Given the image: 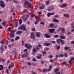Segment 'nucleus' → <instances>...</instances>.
I'll return each mask as SVG.
<instances>
[{"label": "nucleus", "instance_id": "2eb2a0df", "mask_svg": "<svg viewBox=\"0 0 74 74\" xmlns=\"http://www.w3.org/2000/svg\"><path fill=\"white\" fill-rule=\"evenodd\" d=\"M63 16H65V18H69V17H70V15L69 14H64Z\"/></svg>", "mask_w": 74, "mask_h": 74}, {"label": "nucleus", "instance_id": "ddd939ff", "mask_svg": "<svg viewBox=\"0 0 74 74\" xmlns=\"http://www.w3.org/2000/svg\"><path fill=\"white\" fill-rule=\"evenodd\" d=\"M67 5L66 4H64L60 6V7L61 8H63V7H66Z\"/></svg>", "mask_w": 74, "mask_h": 74}, {"label": "nucleus", "instance_id": "5fc2aeb1", "mask_svg": "<svg viewBox=\"0 0 74 74\" xmlns=\"http://www.w3.org/2000/svg\"><path fill=\"white\" fill-rule=\"evenodd\" d=\"M27 59L28 60H30V59H31L30 58V57H28L27 58Z\"/></svg>", "mask_w": 74, "mask_h": 74}, {"label": "nucleus", "instance_id": "a211bd4d", "mask_svg": "<svg viewBox=\"0 0 74 74\" xmlns=\"http://www.w3.org/2000/svg\"><path fill=\"white\" fill-rule=\"evenodd\" d=\"M51 45V43H45V46H46V47H48V46H49V45Z\"/></svg>", "mask_w": 74, "mask_h": 74}, {"label": "nucleus", "instance_id": "cd10ccee", "mask_svg": "<svg viewBox=\"0 0 74 74\" xmlns=\"http://www.w3.org/2000/svg\"><path fill=\"white\" fill-rule=\"evenodd\" d=\"M52 65H50V66H49V69H48V71H51V68H52Z\"/></svg>", "mask_w": 74, "mask_h": 74}, {"label": "nucleus", "instance_id": "bb28decb", "mask_svg": "<svg viewBox=\"0 0 74 74\" xmlns=\"http://www.w3.org/2000/svg\"><path fill=\"white\" fill-rule=\"evenodd\" d=\"M29 2L25 1L24 2V4L25 5H27L29 4Z\"/></svg>", "mask_w": 74, "mask_h": 74}, {"label": "nucleus", "instance_id": "864d4df0", "mask_svg": "<svg viewBox=\"0 0 74 74\" xmlns=\"http://www.w3.org/2000/svg\"><path fill=\"white\" fill-rule=\"evenodd\" d=\"M21 57L22 59H23V58H25V54L22 55H21Z\"/></svg>", "mask_w": 74, "mask_h": 74}, {"label": "nucleus", "instance_id": "f257e3e1", "mask_svg": "<svg viewBox=\"0 0 74 74\" xmlns=\"http://www.w3.org/2000/svg\"><path fill=\"white\" fill-rule=\"evenodd\" d=\"M18 30H23V32H25V31H27V29H26V26L24 25H21L18 28Z\"/></svg>", "mask_w": 74, "mask_h": 74}, {"label": "nucleus", "instance_id": "bf43d9fd", "mask_svg": "<svg viewBox=\"0 0 74 74\" xmlns=\"http://www.w3.org/2000/svg\"><path fill=\"white\" fill-rule=\"evenodd\" d=\"M71 60H74V57H71Z\"/></svg>", "mask_w": 74, "mask_h": 74}, {"label": "nucleus", "instance_id": "09e8293b", "mask_svg": "<svg viewBox=\"0 0 74 74\" xmlns=\"http://www.w3.org/2000/svg\"><path fill=\"white\" fill-rule=\"evenodd\" d=\"M42 53L44 55H45V54H47V52H46V51H42Z\"/></svg>", "mask_w": 74, "mask_h": 74}, {"label": "nucleus", "instance_id": "c03bdc74", "mask_svg": "<svg viewBox=\"0 0 74 74\" xmlns=\"http://www.w3.org/2000/svg\"><path fill=\"white\" fill-rule=\"evenodd\" d=\"M14 33H15V31H14V30H12L11 32V34H13Z\"/></svg>", "mask_w": 74, "mask_h": 74}, {"label": "nucleus", "instance_id": "e433bc0d", "mask_svg": "<svg viewBox=\"0 0 74 74\" xmlns=\"http://www.w3.org/2000/svg\"><path fill=\"white\" fill-rule=\"evenodd\" d=\"M25 63H27V65H28V66H31V65H32V64L29 62H28V63H27V62H26Z\"/></svg>", "mask_w": 74, "mask_h": 74}, {"label": "nucleus", "instance_id": "b1692460", "mask_svg": "<svg viewBox=\"0 0 74 74\" xmlns=\"http://www.w3.org/2000/svg\"><path fill=\"white\" fill-rule=\"evenodd\" d=\"M32 51L33 52H36L37 51V49L35 48H34L33 49Z\"/></svg>", "mask_w": 74, "mask_h": 74}, {"label": "nucleus", "instance_id": "de8ad7c7", "mask_svg": "<svg viewBox=\"0 0 74 74\" xmlns=\"http://www.w3.org/2000/svg\"><path fill=\"white\" fill-rule=\"evenodd\" d=\"M15 56H17L18 55V53H17V52L15 51Z\"/></svg>", "mask_w": 74, "mask_h": 74}, {"label": "nucleus", "instance_id": "393cba45", "mask_svg": "<svg viewBox=\"0 0 74 74\" xmlns=\"http://www.w3.org/2000/svg\"><path fill=\"white\" fill-rule=\"evenodd\" d=\"M70 47H64V50H65V51H67V50H68V49H70Z\"/></svg>", "mask_w": 74, "mask_h": 74}, {"label": "nucleus", "instance_id": "c9c22d12", "mask_svg": "<svg viewBox=\"0 0 74 74\" xmlns=\"http://www.w3.org/2000/svg\"><path fill=\"white\" fill-rule=\"evenodd\" d=\"M11 30H12V29H11V28L10 27H9L8 28V32H11Z\"/></svg>", "mask_w": 74, "mask_h": 74}, {"label": "nucleus", "instance_id": "aec40b11", "mask_svg": "<svg viewBox=\"0 0 74 74\" xmlns=\"http://www.w3.org/2000/svg\"><path fill=\"white\" fill-rule=\"evenodd\" d=\"M54 71L55 73L59 71V68H58L54 70Z\"/></svg>", "mask_w": 74, "mask_h": 74}, {"label": "nucleus", "instance_id": "37998d69", "mask_svg": "<svg viewBox=\"0 0 74 74\" xmlns=\"http://www.w3.org/2000/svg\"><path fill=\"white\" fill-rule=\"evenodd\" d=\"M65 32V29L64 28H62L61 32Z\"/></svg>", "mask_w": 74, "mask_h": 74}, {"label": "nucleus", "instance_id": "79ce46f5", "mask_svg": "<svg viewBox=\"0 0 74 74\" xmlns=\"http://www.w3.org/2000/svg\"><path fill=\"white\" fill-rule=\"evenodd\" d=\"M64 55L63 54H60L58 56L59 58L60 57H63Z\"/></svg>", "mask_w": 74, "mask_h": 74}, {"label": "nucleus", "instance_id": "0e129e2a", "mask_svg": "<svg viewBox=\"0 0 74 74\" xmlns=\"http://www.w3.org/2000/svg\"><path fill=\"white\" fill-rule=\"evenodd\" d=\"M69 64H70V65H71L72 64H71V61H69Z\"/></svg>", "mask_w": 74, "mask_h": 74}, {"label": "nucleus", "instance_id": "39448f33", "mask_svg": "<svg viewBox=\"0 0 74 74\" xmlns=\"http://www.w3.org/2000/svg\"><path fill=\"white\" fill-rule=\"evenodd\" d=\"M55 29L53 28L49 29V31L50 33H53V32H54L55 31Z\"/></svg>", "mask_w": 74, "mask_h": 74}, {"label": "nucleus", "instance_id": "4d7b16f0", "mask_svg": "<svg viewBox=\"0 0 74 74\" xmlns=\"http://www.w3.org/2000/svg\"><path fill=\"white\" fill-rule=\"evenodd\" d=\"M40 24H41V25H45V23H44L42 22H40Z\"/></svg>", "mask_w": 74, "mask_h": 74}, {"label": "nucleus", "instance_id": "58836bf2", "mask_svg": "<svg viewBox=\"0 0 74 74\" xmlns=\"http://www.w3.org/2000/svg\"><path fill=\"white\" fill-rule=\"evenodd\" d=\"M53 26H54V24L53 23L49 25V26L51 27H52Z\"/></svg>", "mask_w": 74, "mask_h": 74}, {"label": "nucleus", "instance_id": "2f4dec72", "mask_svg": "<svg viewBox=\"0 0 74 74\" xmlns=\"http://www.w3.org/2000/svg\"><path fill=\"white\" fill-rule=\"evenodd\" d=\"M61 44H65V42H64V40H61Z\"/></svg>", "mask_w": 74, "mask_h": 74}, {"label": "nucleus", "instance_id": "3c124183", "mask_svg": "<svg viewBox=\"0 0 74 74\" xmlns=\"http://www.w3.org/2000/svg\"><path fill=\"white\" fill-rule=\"evenodd\" d=\"M35 15V14H32L31 15V17H34Z\"/></svg>", "mask_w": 74, "mask_h": 74}, {"label": "nucleus", "instance_id": "f704fd0d", "mask_svg": "<svg viewBox=\"0 0 74 74\" xmlns=\"http://www.w3.org/2000/svg\"><path fill=\"white\" fill-rule=\"evenodd\" d=\"M2 25L3 26H5V25H6V22H3L2 23Z\"/></svg>", "mask_w": 74, "mask_h": 74}, {"label": "nucleus", "instance_id": "13d9d810", "mask_svg": "<svg viewBox=\"0 0 74 74\" xmlns=\"http://www.w3.org/2000/svg\"><path fill=\"white\" fill-rule=\"evenodd\" d=\"M64 55L65 56V57H66L67 56V54L66 53H65L64 54Z\"/></svg>", "mask_w": 74, "mask_h": 74}, {"label": "nucleus", "instance_id": "7ed1b4c3", "mask_svg": "<svg viewBox=\"0 0 74 74\" xmlns=\"http://www.w3.org/2000/svg\"><path fill=\"white\" fill-rule=\"evenodd\" d=\"M54 9V8L53 6H49V8L48 9V11H52Z\"/></svg>", "mask_w": 74, "mask_h": 74}, {"label": "nucleus", "instance_id": "052dcab7", "mask_svg": "<svg viewBox=\"0 0 74 74\" xmlns=\"http://www.w3.org/2000/svg\"><path fill=\"white\" fill-rule=\"evenodd\" d=\"M27 18H28V19L29 18V14H27L26 15Z\"/></svg>", "mask_w": 74, "mask_h": 74}, {"label": "nucleus", "instance_id": "774afa93", "mask_svg": "<svg viewBox=\"0 0 74 74\" xmlns=\"http://www.w3.org/2000/svg\"><path fill=\"white\" fill-rule=\"evenodd\" d=\"M71 44H74V41H72L71 42Z\"/></svg>", "mask_w": 74, "mask_h": 74}, {"label": "nucleus", "instance_id": "4be33fe9", "mask_svg": "<svg viewBox=\"0 0 74 74\" xmlns=\"http://www.w3.org/2000/svg\"><path fill=\"white\" fill-rule=\"evenodd\" d=\"M27 19H28L27 18L23 17V20L24 22H25L26 21H27Z\"/></svg>", "mask_w": 74, "mask_h": 74}, {"label": "nucleus", "instance_id": "7c9ffc66", "mask_svg": "<svg viewBox=\"0 0 74 74\" xmlns=\"http://www.w3.org/2000/svg\"><path fill=\"white\" fill-rule=\"evenodd\" d=\"M20 38V37L19 36H16V38H15V40L16 41V40H19Z\"/></svg>", "mask_w": 74, "mask_h": 74}, {"label": "nucleus", "instance_id": "a19ab883", "mask_svg": "<svg viewBox=\"0 0 74 74\" xmlns=\"http://www.w3.org/2000/svg\"><path fill=\"white\" fill-rule=\"evenodd\" d=\"M15 23L16 24V27H18V23L17 22H15Z\"/></svg>", "mask_w": 74, "mask_h": 74}, {"label": "nucleus", "instance_id": "4468645a", "mask_svg": "<svg viewBox=\"0 0 74 74\" xmlns=\"http://www.w3.org/2000/svg\"><path fill=\"white\" fill-rule=\"evenodd\" d=\"M45 36L47 38H49V37H50V36H49V35L47 34H45Z\"/></svg>", "mask_w": 74, "mask_h": 74}, {"label": "nucleus", "instance_id": "0eeeda50", "mask_svg": "<svg viewBox=\"0 0 74 74\" xmlns=\"http://www.w3.org/2000/svg\"><path fill=\"white\" fill-rule=\"evenodd\" d=\"M53 21L54 23H58V22H59V21L56 18H53Z\"/></svg>", "mask_w": 74, "mask_h": 74}, {"label": "nucleus", "instance_id": "338daca9", "mask_svg": "<svg viewBox=\"0 0 74 74\" xmlns=\"http://www.w3.org/2000/svg\"><path fill=\"white\" fill-rule=\"evenodd\" d=\"M49 3V2L48 1H46V4H48Z\"/></svg>", "mask_w": 74, "mask_h": 74}, {"label": "nucleus", "instance_id": "423d86ee", "mask_svg": "<svg viewBox=\"0 0 74 74\" xmlns=\"http://www.w3.org/2000/svg\"><path fill=\"white\" fill-rule=\"evenodd\" d=\"M40 33H41L38 32L36 33V37H37V38H39V37H40Z\"/></svg>", "mask_w": 74, "mask_h": 74}, {"label": "nucleus", "instance_id": "8fccbe9b", "mask_svg": "<svg viewBox=\"0 0 74 74\" xmlns=\"http://www.w3.org/2000/svg\"><path fill=\"white\" fill-rule=\"evenodd\" d=\"M33 62H37V60H36L35 58H33Z\"/></svg>", "mask_w": 74, "mask_h": 74}, {"label": "nucleus", "instance_id": "f8f14e48", "mask_svg": "<svg viewBox=\"0 0 74 74\" xmlns=\"http://www.w3.org/2000/svg\"><path fill=\"white\" fill-rule=\"evenodd\" d=\"M23 12L25 14H26L27 13H28L29 12V10H27V9H24L23 10Z\"/></svg>", "mask_w": 74, "mask_h": 74}, {"label": "nucleus", "instance_id": "9b49d317", "mask_svg": "<svg viewBox=\"0 0 74 74\" xmlns=\"http://www.w3.org/2000/svg\"><path fill=\"white\" fill-rule=\"evenodd\" d=\"M0 51H1L0 53H3V51H4V49L3 48H2V47H0Z\"/></svg>", "mask_w": 74, "mask_h": 74}, {"label": "nucleus", "instance_id": "e2e57ef3", "mask_svg": "<svg viewBox=\"0 0 74 74\" xmlns=\"http://www.w3.org/2000/svg\"><path fill=\"white\" fill-rule=\"evenodd\" d=\"M60 46H58L57 47V49L58 50H59V49H60Z\"/></svg>", "mask_w": 74, "mask_h": 74}, {"label": "nucleus", "instance_id": "49530a36", "mask_svg": "<svg viewBox=\"0 0 74 74\" xmlns=\"http://www.w3.org/2000/svg\"><path fill=\"white\" fill-rule=\"evenodd\" d=\"M10 60H8L7 61V64L8 65L9 63H10Z\"/></svg>", "mask_w": 74, "mask_h": 74}, {"label": "nucleus", "instance_id": "ea45409f", "mask_svg": "<svg viewBox=\"0 0 74 74\" xmlns=\"http://www.w3.org/2000/svg\"><path fill=\"white\" fill-rule=\"evenodd\" d=\"M47 15L48 17H50V16H51V13H48L47 14Z\"/></svg>", "mask_w": 74, "mask_h": 74}, {"label": "nucleus", "instance_id": "a18cd8bd", "mask_svg": "<svg viewBox=\"0 0 74 74\" xmlns=\"http://www.w3.org/2000/svg\"><path fill=\"white\" fill-rule=\"evenodd\" d=\"M55 38H58L59 35H56L54 36Z\"/></svg>", "mask_w": 74, "mask_h": 74}, {"label": "nucleus", "instance_id": "6ab92c4d", "mask_svg": "<svg viewBox=\"0 0 74 74\" xmlns=\"http://www.w3.org/2000/svg\"><path fill=\"white\" fill-rule=\"evenodd\" d=\"M44 8H45V6L44 5H42L39 7L40 9H41V10H42L44 9Z\"/></svg>", "mask_w": 74, "mask_h": 74}, {"label": "nucleus", "instance_id": "69168bd1", "mask_svg": "<svg viewBox=\"0 0 74 74\" xmlns=\"http://www.w3.org/2000/svg\"><path fill=\"white\" fill-rule=\"evenodd\" d=\"M36 48L37 50H38V51H39V50L40 49V48L38 47H36Z\"/></svg>", "mask_w": 74, "mask_h": 74}, {"label": "nucleus", "instance_id": "680f3d73", "mask_svg": "<svg viewBox=\"0 0 74 74\" xmlns=\"http://www.w3.org/2000/svg\"><path fill=\"white\" fill-rule=\"evenodd\" d=\"M1 44L4 45V42L3 40H2V43Z\"/></svg>", "mask_w": 74, "mask_h": 74}, {"label": "nucleus", "instance_id": "473e14b6", "mask_svg": "<svg viewBox=\"0 0 74 74\" xmlns=\"http://www.w3.org/2000/svg\"><path fill=\"white\" fill-rule=\"evenodd\" d=\"M60 38H61V39H62L63 40H64V39L66 38V37H63V36H60Z\"/></svg>", "mask_w": 74, "mask_h": 74}, {"label": "nucleus", "instance_id": "72a5a7b5", "mask_svg": "<svg viewBox=\"0 0 74 74\" xmlns=\"http://www.w3.org/2000/svg\"><path fill=\"white\" fill-rule=\"evenodd\" d=\"M3 66L2 65H0V70H3Z\"/></svg>", "mask_w": 74, "mask_h": 74}, {"label": "nucleus", "instance_id": "4c0bfd02", "mask_svg": "<svg viewBox=\"0 0 74 74\" xmlns=\"http://www.w3.org/2000/svg\"><path fill=\"white\" fill-rule=\"evenodd\" d=\"M38 20H36V21H35L34 23L35 25H37V24L38 23Z\"/></svg>", "mask_w": 74, "mask_h": 74}, {"label": "nucleus", "instance_id": "20e7f679", "mask_svg": "<svg viewBox=\"0 0 74 74\" xmlns=\"http://www.w3.org/2000/svg\"><path fill=\"white\" fill-rule=\"evenodd\" d=\"M25 47H26V48H27V49H29V48H32V45H29V46L27 45V44H25Z\"/></svg>", "mask_w": 74, "mask_h": 74}, {"label": "nucleus", "instance_id": "c756f323", "mask_svg": "<svg viewBox=\"0 0 74 74\" xmlns=\"http://www.w3.org/2000/svg\"><path fill=\"white\" fill-rule=\"evenodd\" d=\"M22 23V19H20L19 20V24H20V25H21Z\"/></svg>", "mask_w": 74, "mask_h": 74}, {"label": "nucleus", "instance_id": "5701e85b", "mask_svg": "<svg viewBox=\"0 0 74 74\" xmlns=\"http://www.w3.org/2000/svg\"><path fill=\"white\" fill-rule=\"evenodd\" d=\"M10 38H11V37H14V36H15V34H10Z\"/></svg>", "mask_w": 74, "mask_h": 74}, {"label": "nucleus", "instance_id": "1a4fd4ad", "mask_svg": "<svg viewBox=\"0 0 74 74\" xmlns=\"http://www.w3.org/2000/svg\"><path fill=\"white\" fill-rule=\"evenodd\" d=\"M27 7H29L30 8H32V9H33V7L32 6V4L30 3H29V4H28L27 5Z\"/></svg>", "mask_w": 74, "mask_h": 74}, {"label": "nucleus", "instance_id": "603ef678", "mask_svg": "<svg viewBox=\"0 0 74 74\" xmlns=\"http://www.w3.org/2000/svg\"><path fill=\"white\" fill-rule=\"evenodd\" d=\"M71 32H67V36H69V35H70V34H71Z\"/></svg>", "mask_w": 74, "mask_h": 74}, {"label": "nucleus", "instance_id": "6e6d98bb", "mask_svg": "<svg viewBox=\"0 0 74 74\" xmlns=\"http://www.w3.org/2000/svg\"><path fill=\"white\" fill-rule=\"evenodd\" d=\"M62 64H64V65H65V64H66V63H67V62H63L62 63Z\"/></svg>", "mask_w": 74, "mask_h": 74}, {"label": "nucleus", "instance_id": "f3484780", "mask_svg": "<svg viewBox=\"0 0 74 74\" xmlns=\"http://www.w3.org/2000/svg\"><path fill=\"white\" fill-rule=\"evenodd\" d=\"M61 40L62 39H57V42H58V44H60V42H61Z\"/></svg>", "mask_w": 74, "mask_h": 74}, {"label": "nucleus", "instance_id": "6e6552de", "mask_svg": "<svg viewBox=\"0 0 74 74\" xmlns=\"http://www.w3.org/2000/svg\"><path fill=\"white\" fill-rule=\"evenodd\" d=\"M22 31H18L16 33V34H17V35H20V34H21L22 33Z\"/></svg>", "mask_w": 74, "mask_h": 74}, {"label": "nucleus", "instance_id": "c85d7f7f", "mask_svg": "<svg viewBox=\"0 0 74 74\" xmlns=\"http://www.w3.org/2000/svg\"><path fill=\"white\" fill-rule=\"evenodd\" d=\"M12 67H13V65H9L8 67V69L10 70L11 68H12Z\"/></svg>", "mask_w": 74, "mask_h": 74}, {"label": "nucleus", "instance_id": "f03ea898", "mask_svg": "<svg viewBox=\"0 0 74 74\" xmlns=\"http://www.w3.org/2000/svg\"><path fill=\"white\" fill-rule=\"evenodd\" d=\"M30 34L31 35L30 37V38L33 40H34L35 38H36V36H35L34 33L33 32L31 33H30Z\"/></svg>", "mask_w": 74, "mask_h": 74}, {"label": "nucleus", "instance_id": "412c9836", "mask_svg": "<svg viewBox=\"0 0 74 74\" xmlns=\"http://www.w3.org/2000/svg\"><path fill=\"white\" fill-rule=\"evenodd\" d=\"M43 72H47V71H48V69H43L42 70Z\"/></svg>", "mask_w": 74, "mask_h": 74}, {"label": "nucleus", "instance_id": "a878e982", "mask_svg": "<svg viewBox=\"0 0 74 74\" xmlns=\"http://www.w3.org/2000/svg\"><path fill=\"white\" fill-rule=\"evenodd\" d=\"M14 6H12L11 7V11L12 12H13L14 11Z\"/></svg>", "mask_w": 74, "mask_h": 74}, {"label": "nucleus", "instance_id": "dca6fc26", "mask_svg": "<svg viewBox=\"0 0 74 74\" xmlns=\"http://www.w3.org/2000/svg\"><path fill=\"white\" fill-rule=\"evenodd\" d=\"M41 56H42V54H40L38 56H36V58L38 59H41Z\"/></svg>", "mask_w": 74, "mask_h": 74}, {"label": "nucleus", "instance_id": "9d476101", "mask_svg": "<svg viewBox=\"0 0 74 74\" xmlns=\"http://www.w3.org/2000/svg\"><path fill=\"white\" fill-rule=\"evenodd\" d=\"M0 5L2 8H4L5 7V5L4 3H0Z\"/></svg>", "mask_w": 74, "mask_h": 74}]
</instances>
